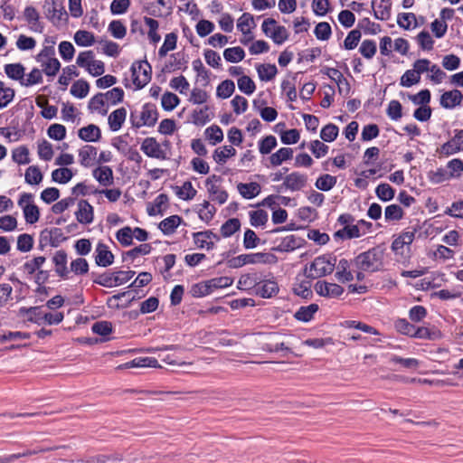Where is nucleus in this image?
Segmentation results:
<instances>
[{"instance_id":"obj_1","label":"nucleus","mask_w":463,"mask_h":463,"mask_svg":"<svg viewBox=\"0 0 463 463\" xmlns=\"http://www.w3.org/2000/svg\"><path fill=\"white\" fill-rule=\"evenodd\" d=\"M384 250L381 247H374L359 254L355 258L356 267L367 272L381 270L383 267Z\"/></svg>"},{"instance_id":"obj_2","label":"nucleus","mask_w":463,"mask_h":463,"mask_svg":"<svg viewBox=\"0 0 463 463\" xmlns=\"http://www.w3.org/2000/svg\"><path fill=\"white\" fill-rule=\"evenodd\" d=\"M140 149L148 157L165 160L169 158L170 142L165 140L160 144L155 137H146Z\"/></svg>"},{"instance_id":"obj_3","label":"nucleus","mask_w":463,"mask_h":463,"mask_svg":"<svg viewBox=\"0 0 463 463\" xmlns=\"http://www.w3.org/2000/svg\"><path fill=\"white\" fill-rule=\"evenodd\" d=\"M76 63L84 68L90 75L100 76L105 71V64L102 61L96 60L92 51H85L79 53Z\"/></svg>"},{"instance_id":"obj_4","label":"nucleus","mask_w":463,"mask_h":463,"mask_svg":"<svg viewBox=\"0 0 463 463\" xmlns=\"http://www.w3.org/2000/svg\"><path fill=\"white\" fill-rule=\"evenodd\" d=\"M27 319L30 322L41 325H58L60 324L64 316L61 312L56 313H43L40 307H32L25 309Z\"/></svg>"},{"instance_id":"obj_5","label":"nucleus","mask_w":463,"mask_h":463,"mask_svg":"<svg viewBox=\"0 0 463 463\" xmlns=\"http://www.w3.org/2000/svg\"><path fill=\"white\" fill-rule=\"evenodd\" d=\"M335 267V259L322 255L317 257L310 264L307 277L309 278H321L331 274Z\"/></svg>"},{"instance_id":"obj_6","label":"nucleus","mask_w":463,"mask_h":463,"mask_svg":"<svg viewBox=\"0 0 463 463\" xmlns=\"http://www.w3.org/2000/svg\"><path fill=\"white\" fill-rule=\"evenodd\" d=\"M135 275L133 270H118L111 273H104L94 279V283L106 288H113L129 281Z\"/></svg>"},{"instance_id":"obj_7","label":"nucleus","mask_w":463,"mask_h":463,"mask_svg":"<svg viewBox=\"0 0 463 463\" xmlns=\"http://www.w3.org/2000/svg\"><path fill=\"white\" fill-rule=\"evenodd\" d=\"M158 113L156 107L152 104H145L142 109L131 113V121L135 128L143 126L153 127L157 120Z\"/></svg>"},{"instance_id":"obj_8","label":"nucleus","mask_w":463,"mask_h":463,"mask_svg":"<svg viewBox=\"0 0 463 463\" xmlns=\"http://www.w3.org/2000/svg\"><path fill=\"white\" fill-rule=\"evenodd\" d=\"M132 81L137 89H142L151 80V66L147 61H137L131 66Z\"/></svg>"},{"instance_id":"obj_9","label":"nucleus","mask_w":463,"mask_h":463,"mask_svg":"<svg viewBox=\"0 0 463 463\" xmlns=\"http://www.w3.org/2000/svg\"><path fill=\"white\" fill-rule=\"evenodd\" d=\"M270 258H272L270 254L264 252L241 254L229 260L228 266L232 269H238L247 264L268 263Z\"/></svg>"},{"instance_id":"obj_10","label":"nucleus","mask_w":463,"mask_h":463,"mask_svg":"<svg viewBox=\"0 0 463 463\" xmlns=\"http://www.w3.org/2000/svg\"><path fill=\"white\" fill-rule=\"evenodd\" d=\"M18 205L23 209L25 222L33 224L39 221L40 211L38 206L33 203V195L24 193L18 200Z\"/></svg>"},{"instance_id":"obj_11","label":"nucleus","mask_w":463,"mask_h":463,"mask_svg":"<svg viewBox=\"0 0 463 463\" xmlns=\"http://www.w3.org/2000/svg\"><path fill=\"white\" fill-rule=\"evenodd\" d=\"M461 151H463V129H455L454 136L437 150L439 156L446 157Z\"/></svg>"},{"instance_id":"obj_12","label":"nucleus","mask_w":463,"mask_h":463,"mask_svg":"<svg viewBox=\"0 0 463 463\" xmlns=\"http://www.w3.org/2000/svg\"><path fill=\"white\" fill-rule=\"evenodd\" d=\"M24 21L27 23L31 31L42 33L43 32V23L38 10L33 5H27L23 13Z\"/></svg>"},{"instance_id":"obj_13","label":"nucleus","mask_w":463,"mask_h":463,"mask_svg":"<svg viewBox=\"0 0 463 463\" xmlns=\"http://www.w3.org/2000/svg\"><path fill=\"white\" fill-rule=\"evenodd\" d=\"M43 7L46 18H48L53 24L67 20L68 15L66 11L61 5L57 4L55 1L46 3V5Z\"/></svg>"},{"instance_id":"obj_14","label":"nucleus","mask_w":463,"mask_h":463,"mask_svg":"<svg viewBox=\"0 0 463 463\" xmlns=\"http://www.w3.org/2000/svg\"><path fill=\"white\" fill-rule=\"evenodd\" d=\"M77 221L81 224H90L94 220V209L86 200L78 202V210L75 213Z\"/></svg>"},{"instance_id":"obj_15","label":"nucleus","mask_w":463,"mask_h":463,"mask_svg":"<svg viewBox=\"0 0 463 463\" xmlns=\"http://www.w3.org/2000/svg\"><path fill=\"white\" fill-rule=\"evenodd\" d=\"M315 290L318 295L327 298H336L344 292V288L340 285L326 281L317 282Z\"/></svg>"},{"instance_id":"obj_16","label":"nucleus","mask_w":463,"mask_h":463,"mask_svg":"<svg viewBox=\"0 0 463 463\" xmlns=\"http://www.w3.org/2000/svg\"><path fill=\"white\" fill-rule=\"evenodd\" d=\"M307 182V176L298 172H293L284 177L283 185L292 191H299L303 189Z\"/></svg>"},{"instance_id":"obj_17","label":"nucleus","mask_w":463,"mask_h":463,"mask_svg":"<svg viewBox=\"0 0 463 463\" xmlns=\"http://www.w3.org/2000/svg\"><path fill=\"white\" fill-rule=\"evenodd\" d=\"M463 95L458 90L445 91L439 99L440 106L447 109H452L459 106L462 102Z\"/></svg>"},{"instance_id":"obj_18","label":"nucleus","mask_w":463,"mask_h":463,"mask_svg":"<svg viewBox=\"0 0 463 463\" xmlns=\"http://www.w3.org/2000/svg\"><path fill=\"white\" fill-rule=\"evenodd\" d=\"M145 367L160 368L161 365L158 364V361L154 357H137L132 361L118 365L117 367V370Z\"/></svg>"},{"instance_id":"obj_19","label":"nucleus","mask_w":463,"mask_h":463,"mask_svg":"<svg viewBox=\"0 0 463 463\" xmlns=\"http://www.w3.org/2000/svg\"><path fill=\"white\" fill-rule=\"evenodd\" d=\"M95 261L98 266L108 267L114 262V255L104 243H98L96 247Z\"/></svg>"},{"instance_id":"obj_20","label":"nucleus","mask_w":463,"mask_h":463,"mask_svg":"<svg viewBox=\"0 0 463 463\" xmlns=\"http://www.w3.org/2000/svg\"><path fill=\"white\" fill-rule=\"evenodd\" d=\"M391 0H373L372 7L376 19L385 21L391 16Z\"/></svg>"},{"instance_id":"obj_21","label":"nucleus","mask_w":463,"mask_h":463,"mask_svg":"<svg viewBox=\"0 0 463 463\" xmlns=\"http://www.w3.org/2000/svg\"><path fill=\"white\" fill-rule=\"evenodd\" d=\"M79 137L86 142H97L101 137L100 128L94 125L90 124L86 127H83L78 131Z\"/></svg>"},{"instance_id":"obj_22","label":"nucleus","mask_w":463,"mask_h":463,"mask_svg":"<svg viewBox=\"0 0 463 463\" xmlns=\"http://www.w3.org/2000/svg\"><path fill=\"white\" fill-rule=\"evenodd\" d=\"M237 190L243 198L252 199L260 194L261 187L257 182L239 183L237 184Z\"/></svg>"},{"instance_id":"obj_23","label":"nucleus","mask_w":463,"mask_h":463,"mask_svg":"<svg viewBox=\"0 0 463 463\" xmlns=\"http://www.w3.org/2000/svg\"><path fill=\"white\" fill-rule=\"evenodd\" d=\"M97 148L92 146H84L79 150L80 163L84 167H90L94 164L97 156Z\"/></svg>"},{"instance_id":"obj_24","label":"nucleus","mask_w":463,"mask_h":463,"mask_svg":"<svg viewBox=\"0 0 463 463\" xmlns=\"http://www.w3.org/2000/svg\"><path fill=\"white\" fill-rule=\"evenodd\" d=\"M366 234V230H363L361 232V227L358 225H345L343 229L338 230L335 233V237L340 238L342 240H349L354 238H359L363 235Z\"/></svg>"},{"instance_id":"obj_25","label":"nucleus","mask_w":463,"mask_h":463,"mask_svg":"<svg viewBox=\"0 0 463 463\" xmlns=\"http://www.w3.org/2000/svg\"><path fill=\"white\" fill-rule=\"evenodd\" d=\"M93 177L103 186L113 184V171L109 166H99L93 170Z\"/></svg>"},{"instance_id":"obj_26","label":"nucleus","mask_w":463,"mask_h":463,"mask_svg":"<svg viewBox=\"0 0 463 463\" xmlns=\"http://www.w3.org/2000/svg\"><path fill=\"white\" fill-rule=\"evenodd\" d=\"M278 291V284L273 280H265L256 286V294L264 298H271Z\"/></svg>"},{"instance_id":"obj_27","label":"nucleus","mask_w":463,"mask_h":463,"mask_svg":"<svg viewBox=\"0 0 463 463\" xmlns=\"http://www.w3.org/2000/svg\"><path fill=\"white\" fill-rule=\"evenodd\" d=\"M236 155V149L232 146H223L214 150L213 158L219 164L223 165L227 160Z\"/></svg>"},{"instance_id":"obj_28","label":"nucleus","mask_w":463,"mask_h":463,"mask_svg":"<svg viewBox=\"0 0 463 463\" xmlns=\"http://www.w3.org/2000/svg\"><path fill=\"white\" fill-rule=\"evenodd\" d=\"M127 117V110L124 108L118 109L109 116V125L111 130L118 131L121 128Z\"/></svg>"},{"instance_id":"obj_29","label":"nucleus","mask_w":463,"mask_h":463,"mask_svg":"<svg viewBox=\"0 0 463 463\" xmlns=\"http://www.w3.org/2000/svg\"><path fill=\"white\" fill-rule=\"evenodd\" d=\"M216 236L211 232H201L194 233V243L198 248L210 250L214 243L213 239Z\"/></svg>"},{"instance_id":"obj_30","label":"nucleus","mask_w":463,"mask_h":463,"mask_svg":"<svg viewBox=\"0 0 463 463\" xmlns=\"http://www.w3.org/2000/svg\"><path fill=\"white\" fill-rule=\"evenodd\" d=\"M25 68L21 63H9L5 65V72L8 78L18 80L22 85V81L24 79Z\"/></svg>"},{"instance_id":"obj_31","label":"nucleus","mask_w":463,"mask_h":463,"mask_svg":"<svg viewBox=\"0 0 463 463\" xmlns=\"http://www.w3.org/2000/svg\"><path fill=\"white\" fill-rule=\"evenodd\" d=\"M412 337L419 339L437 340L441 337V334L435 327L415 326Z\"/></svg>"},{"instance_id":"obj_32","label":"nucleus","mask_w":463,"mask_h":463,"mask_svg":"<svg viewBox=\"0 0 463 463\" xmlns=\"http://www.w3.org/2000/svg\"><path fill=\"white\" fill-rule=\"evenodd\" d=\"M335 278L342 283L353 280L354 277L352 272L349 270L348 260L345 259L339 260L336 266Z\"/></svg>"},{"instance_id":"obj_33","label":"nucleus","mask_w":463,"mask_h":463,"mask_svg":"<svg viewBox=\"0 0 463 463\" xmlns=\"http://www.w3.org/2000/svg\"><path fill=\"white\" fill-rule=\"evenodd\" d=\"M53 262L56 267V272L61 277H66L68 274L67 269V254L64 250H58L53 256Z\"/></svg>"},{"instance_id":"obj_34","label":"nucleus","mask_w":463,"mask_h":463,"mask_svg":"<svg viewBox=\"0 0 463 463\" xmlns=\"http://www.w3.org/2000/svg\"><path fill=\"white\" fill-rule=\"evenodd\" d=\"M181 221L182 219L178 215H172L159 223V229L166 235L172 234L180 225Z\"/></svg>"},{"instance_id":"obj_35","label":"nucleus","mask_w":463,"mask_h":463,"mask_svg":"<svg viewBox=\"0 0 463 463\" xmlns=\"http://www.w3.org/2000/svg\"><path fill=\"white\" fill-rule=\"evenodd\" d=\"M293 150L289 147H282L269 157L270 164L274 166L280 165L283 162L292 158Z\"/></svg>"},{"instance_id":"obj_36","label":"nucleus","mask_w":463,"mask_h":463,"mask_svg":"<svg viewBox=\"0 0 463 463\" xmlns=\"http://www.w3.org/2000/svg\"><path fill=\"white\" fill-rule=\"evenodd\" d=\"M249 216L250 223L253 227H262L268 222L269 220L268 213L262 209L250 211L249 213Z\"/></svg>"},{"instance_id":"obj_37","label":"nucleus","mask_w":463,"mask_h":463,"mask_svg":"<svg viewBox=\"0 0 463 463\" xmlns=\"http://www.w3.org/2000/svg\"><path fill=\"white\" fill-rule=\"evenodd\" d=\"M298 246V239L294 235H289L283 238L273 250L279 252H286L294 250Z\"/></svg>"},{"instance_id":"obj_38","label":"nucleus","mask_w":463,"mask_h":463,"mask_svg":"<svg viewBox=\"0 0 463 463\" xmlns=\"http://www.w3.org/2000/svg\"><path fill=\"white\" fill-rule=\"evenodd\" d=\"M255 26V22L253 16L249 13H244L239 19L237 23V28L244 34H250L251 28Z\"/></svg>"},{"instance_id":"obj_39","label":"nucleus","mask_w":463,"mask_h":463,"mask_svg":"<svg viewBox=\"0 0 463 463\" xmlns=\"http://www.w3.org/2000/svg\"><path fill=\"white\" fill-rule=\"evenodd\" d=\"M205 137L212 145H216L222 141L223 132L222 128L217 125H212L208 127L205 131Z\"/></svg>"},{"instance_id":"obj_40","label":"nucleus","mask_w":463,"mask_h":463,"mask_svg":"<svg viewBox=\"0 0 463 463\" xmlns=\"http://www.w3.org/2000/svg\"><path fill=\"white\" fill-rule=\"evenodd\" d=\"M277 67L274 64H260L257 67L259 78L262 81H269L277 74Z\"/></svg>"},{"instance_id":"obj_41","label":"nucleus","mask_w":463,"mask_h":463,"mask_svg":"<svg viewBox=\"0 0 463 463\" xmlns=\"http://www.w3.org/2000/svg\"><path fill=\"white\" fill-rule=\"evenodd\" d=\"M318 310V306L317 304H310L307 307H301L295 314V317L303 322L310 321L315 313Z\"/></svg>"},{"instance_id":"obj_42","label":"nucleus","mask_w":463,"mask_h":463,"mask_svg":"<svg viewBox=\"0 0 463 463\" xmlns=\"http://www.w3.org/2000/svg\"><path fill=\"white\" fill-rule=\"evenodd\" d=\"M43 174L36 165L29 166L24 174L25 182L29 184L36 185L43 181Z\"/></svg>"},{"instance_id":"obj_43","label":"nucleus","mask_w":463,"mask_h":463,"mask_svg":"<svg viewBox=\"0 0 463 463\" xmlns=\"http://www.w3.org/2000/svg\"><path fill=\"white\" fill-rule=\"evenodd\" d=\"M14 98V90L6 87L5 84L0 80V109L8 106Z\"/></svg>"},{"instance_id":"obj_44","label":"nucleus","mask_w":463,"mask_h":463,"mask_svg":"<svg viewBox=\"0 0 463 463\" xmlns=\"http://www.w3.org/2000/svg\"><path fill=\"white\" fill-rule=\"evenodd\" d=\"M196 190L191 182H184L181 186L176 187V194L182 200H192L196 195Z\"/></svg>"},{"instance_id":"obj_45","label":"nucleus","mask_w":463,"mask_h":463,"mask_svg":"<svg viewBox=\"0 0 463 463\" xmlns=\"http://www.w3.org/2000/svg\"><path fill=\"white\" fill-rule=\"evenodd\" d=\"M403 217V210L398 204H391L385 208L384 219L386 222H397Z\"/></svg>"},{"instance_id":"obj_46","label":"nucleus","mask_w":463,"mask_h":463,"mask_svg":"<svg viewBox=\"0 0 463 463\" xmlns=\"http://www.w3.org/2000/svg\"><path fill=\"white\" fill-rule=\"evenodd\" d=\"M90 91V84L84 80L75 81L71 87V93L76 98L83 99Z\"/></svg>"},{"instance_id":"obj_47","label":"nucleus","mask_w":463,"mask_h":463,"mask_svg":"<svg viewBox=\"0 0 463 463\" xmlns=\"http://www.w3.org/2000/svg\"><path fill=\"white\" fill-rule=\"evenodd\" d=\"M241 228V222L237 218L226 221L221 227V233L223 237H231Z\"/></svg>"},{"instance_id":"obj_48","label":"nucleus","mask_w":463,"mask_h":463,"mask_svg":"<svg viewBox=\"0 0 463 463\" xmlns=\"http://www.w3.org/2000/svg\"><path fill=\"white\" fill-rule=\"evenodd\" d=\"M224 59L229 62H239L245 57V52L241 47L227 48L223 52Z\"/></svg>"},{"instance_id":"obj_49","label":"nucleus","mask_w":463,"mask_h":463,"mask_svg":"<svg viewBox=\"0 0 463 463\" xmlns=\"http://www.w3.org/2000/svg\"><path fill=\"white\" fill-rule=\"evenodd\" d=\"M72 171L67 167L55 169L52 173V181L59 184H67L72 178Z\"/></svg>"},{"instance_id":"obj_50","label":"nucleus","mask_w":463,"mask_h":463,"mask_svg":"<svg viewBox=\"0 0 463 463\" xmlns=\"http://www.w3.org/2000/svg\"><path fill=\"white\" fill-rule=\"evenodd\" d=\"M74 41L80 46H91L95 43V37L89 31L80 30L75 33Z\"/></svg>"},{"instance_id":"obj_51","label":"nucleus","mask_w":463,"mask_h":463,"mask_svg":"<svg viewBox=\"0 0 463 463\" xmlns=\"http://www.w3.org/2000/svg\"><path fill=\"white\" fill-rule=\"evenodd\" d=\"M375 194L380 200L388 202L393 199L395 191L389 184L383 183L376 187Z\"/></svg>"},{"instance_id":"obj_52","label":"nucleus","mask_w":463,"mask_h":463,"mask_svg":"<svg viewBox=\"0 0 463 463\" xmlns=\"http://www.w3.org/2000/svg\"><path fill=\"white\" fill-rule=\"evenodd\" d=\"M336 184V177L328 174L322 175L316 181V187L321 191H329Z\"/></svg>"},{"instance_id":"obj_53","label":"nucleus","mask_w":463,"mask_h":463,"mask_svg":"<svg viewBox=\"0 0 463 463\" xmlns=\"http://www.w3.org/2000/svg\"><path fill=\"white\" fill-rule=\"evenodd\" d=\"M235 90V84L232 80H225L221 82L216 90V95L221 99H228Z\"/></svg>"},{"instance_id":"obj_54","label":"nucleus","mask_w":463,"mask_h":463,"mask_svg":"<svg viewBox=\"0 0 463 463\" xmlns=\"http://www.w3.org/2000/svg\"><path fill=\"white\" fill-rule=\"evenodd\" d=\"M13 160L18 165H27L30 163L29 149L26 146H19L12 152Z\"/></svg>"},{"instance_id":"obj_55","label":"nucleus","mask_w":463,"mask_h":463,"mask_svg":"<svg viewBox=\"0 0 463 463\" xmlns=\"http://www.w3.org/2000/svg\"><path fill=\"white\" fill-rule=\"evenodd\" d=\"M208 193L210 194L211 199L214 202H217L219 204H223L226 203L228 199V194L226 191L221 189L217 184H211L207 188Z\"/></svg>"},{"instance_id":"obj_56","label":"nucleus","mask_w":463,"mask_h":463,"mask_svg":"<svg viewBox=\"0 0 463 463\" xmlns=\"http://www.w3.org/2000/svg\"><path fill=\"white\" fill-rule=\"evenodd\" d=\"M447 168L449 178H458L463 173V161L459 158H454L448 162Z\"/></svg>"},{"instance_id":"obj_57","label":"nucleus","mask_w":463,"mask_h":463,"mask_svg":"<svg viewBox=\"0 0 463 463\" xmlns=\"http://www.w3.org/2000/svg\"><path fill=\"white\" fill-rule=\"evenodd\" d=\"M180 102L179 98L172 92H165L161 99V104L165 110L171 111L175 109Z\"/></svg>"},{"instance_id":"obj_58","label":"nucleus","mask_w":463,"mask_h":463,"mask_svg":"<svg viewBox=\"0 0 463 463\" xmlns=\"http://www.w3.org/2000/svg\"><path fill=\"white\" fill-rule=\"evenodd\" d=\"M116 238L122 246H130L133 241L132 228L129 226L121 228L117 232Z\"/></svg>"},{"instance_id":"obj_59","label":"nucleus","mask_w":463,"mask_h":463,"mask_svg":"<svg viewBox=\"0 0 463 463\" xmlns=\"http://www.w3.org/2000/svg\"><path fill=\"white\" fill-rule=\"evenodd\" d=\"M237 84L239 90L246 95H251L256 90L254 81L246 75L240 77Z\"/></svg>"},{"instance_id":"obj_60","label":"nucleus","mask_w":463,"mask_h":463,"mask_svg":"<svg viewBox=\"0 0 463 463\" xmlns=\"http://www.w3.org/2000/svg\"><path fill=\"white\" fill-rule=\"evenodd\" d=\"M177 37L175 33H171L165 35L163 45L160 47L158 54L160 57H164L166 53L176 47Z\"/></svg>"},{"instance_id":"obj_61","label":"nucleus","mask_w":463,"mask_h":463,"mask_svg":"<svg viewBox=\"0 0 463 463\" xmlns=\"http://www.w3.org/2000/svg\"><path fill=\"white\" fill-rule=\"evenodd\" d=\"M376 43L373 40H364L362 42L359 52L366 59H372L376 53Z\"/></svg>"},{"instance_id":"obj_62","label":"nucleus","mask_w":463,"mask_h":463,"mask_svg":"<svg viewBox=\"0 0 463 463\" xmlns=\"http://www.w3.org/2000/svg\"><path fill=\"white\" fill-rule=\"evenodd\" d=\"M420 80V76L416 73V71L412 70H408L404 72V74L401 78L400 84L402 87H411L412 85H415L419 83Z\"/></svg>"},{"instance_id":"obj_63","label":"nucleus","mask_w":463,"mask_h":463,"mask_svg":"<svg viewBox=\"0 0 463 463\" xmlns=\"http://www.w3.org/2000/svg\"><path fill=\"white\" fill-rule=\"evenodd\" d=\"M38 156L44 161H50L53 156V149L51 143L43 140L38 144Z\"/></svg>"},{"instance_id":"obj_64","label":"nucleus","mask_w":463,"mask_h":463,"mask_svg":"<svg viewBox=\"0 0 463 463\" xmlns=\"http://www.w3.org/2000/svg\"><path fill=\"white\" fill-rule=\"evenodd\" d=\"M338 136V128L334 124H327L320 132V137L325 142H333Z\"/></svg>"}]
</instances>
